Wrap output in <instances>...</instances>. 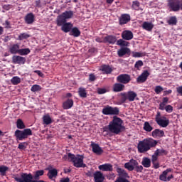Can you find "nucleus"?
<instances>
[{"label":"nucleus","mask_w":182,"mask_h":182,"mask_svg":"<svg viewBox=\"0 0 182 182\" xmlns=\"http://www.w3.org/2000/svg\"><path fill=\"white\" fill-rule=\"evenodd\" d=\"M105 132H110L114 134H119L126 127L123 125V119L117 116H114L112 120L109 123L107 127H105Z\"/></svg>","instance_id":"obj_1"},{"label":"nucleus","mask_w":182,"mask_h":182,"mask_svg":"<svg viewBox=\"0 0 182 182\" xmlns=\"http://www.w3.org/2000/svg\"><path fill=\"white\" fill-rule=\"evenodd\" d=\"M157 143H159V141L151 138L140 141L137 145L138 151L139 153H146V151H149V150H151L153 147H156Z\"/></svg>","instance_id":"obj_2"},{"label":"nucleus","mask_w":182,"mask_h":182,"mask_svg":"<svg viewBox=\"0 0 182 182\" xmlns=\"http://www.w3.org/2000/svg\"><path fill=\"white\" fill-rule=\"evenodd\" d=\"M68 160H70L73 163L74 167H77V168H85L86 167L85 164L83 163V159H85L83 155H75L72 153H68Z\"/></svg>","instance_id":"obj_3"},{"label":"nucleus","mask_w":182,"mask_h":182,"mask_svg":"<svg viewBox=\"0 0 182 182\" xmlns=\"http://www.w3.org/2000/svg\"><path fill=\"white\" fill-rule=\"evenodd\" d=\"M124 167L129 171L134 170L136 173L143 172V166L139 165V162L134 159H131L129 162L125 163Z\"/></svg>","instance_id":"obj_4"},{"label":"nucleus","mask_w":182,"mask_h":182,"mask_svg":"<svg viewBox=\"0 0 182 182\" xmlns=\"http://www.w3.org/2000/svg\"><path fill=\"white\" fill-rule=\"evenodd\" d=\"M73 18V11H65L60 15L57 16L56 23L57 26H62L63 23L67 22L68 19H72Z\"/></svg>","instance_id":"obj_5"},{"label":"nucleus","mask_w":182,"mask_h":182,"mask_svg":"<svg viewBox=\"0 0 182 182\" xmlns=\"http://www.w3.org/2000/svg\"><path fill=\"white\" fill-rule=\"evenodd\" d=\"M32 129H25L24 130L17 129L15 131L14 136L16 140H19L22 141V140H25V139H28L29 136H32Z\"/></svg>","instance_id":"obj_6"},{"label":"nucleus","mask_w":182,"mask_h":182,"mask_svg":"<svg viewBox=\"0 0 182 182\" xmlns=\"http://www.w3.org/2000/svg\"><path fill=\"white\" fill-rule=\"evenodd\" d=\"M167 6L170 12H178L181 8L180 0H168Z\"/></svg>","instance_id":"obj_7"},{"label":"nucleus","mask_w":182,"mask_h":182,"mask_svg":"<svg viewBox=\"0 0 182 182\" xmlns=\"http://www.w3.org/2000/svg\"><path fill=\"white\" fill-rule=\"evenodd\" d=\"M102 113L105 116H117V114L120 113V109H119V107H113L107 105L102 109Z\"/></svg>","instance_id":"obj_8"},{"label":"nucleus","mask_w":182,"mask_h":182,"mask_svg":"<svg viewBox=\"0 0 182 182\" xmlns=\"http://www.w3.org/2000/svg\"><path fill=\"white\" fill-rule=\"evenodd\" d=\"M155 122L161 127H167V126L170 124V120H168L166 117H161V113H160V112H157L155 117Z\"/></svg>","instance_id":"obj_9"},{"label":"nucleus","mask_w":182,"mask_h":182,"mask_svg":"<svg viewBox=\"0 0 182 182\" xmlns=\"http://www.w3.org/2000/svg\"><path fill=\"white\" fill-rule=\"evenodd\" d=\"M132 77L129 74H120L117 77V82L122 85H127V83H130Z\"/></svg>","instance_id":"obj_10"},{"label":"nucleus","mask_w":182,"mask_h":182,"mask_svg":"<svg viewBox=\"0 0 182 182\" xmlns=\"http://www.w3.org/2000/svg\"><path fill=\"white\" fill-rule=\"evenodd\" d=\"M172 170L171 168H167L166 170L162 172V173L159 176V180H161V181H171V178H173V174H171V176L167 177V174H168V173H171Z\"/></svg>","instance_id":"obj_11"},{"label":"nucleus","mask_w":182,"mask_h":182,"mask_svg":"<svg viewBox=\"0 0 182 182\" xmlns=\"http://www.w3.org/2000/svg\"><path fill=\"white\" fill-rule=\"evenodd\" d=\"M14 180L18 182H31V180H33V176L31 173H23L21 178L16 177Z\"/></svg>","instance_id":"obj_12"},{"label":"nucleus","mask_w":182,"mask_h":182,"mask_svg":"<svg viewBox=\"0 0 182 182\" xmlns=\"http://www.w3.org/2000/svg\"><path fill=\"white\" fill-rule=\"evenodd\" d=\"M25 62H26V58L20 55H14L12 57V63L14 65H25Z\"/></svg>","instance_id":"obj_13"},{"label":"nucleus","mask_w":182,"mask_h":182,"mask_svg":"<svg viewBox=\"0 0 182 182\" xmlns=\"http://www.w3.org/2000/svg\"><path fill=\"white\" fill-rule=\"evenodd\" d=\"M150 76V73L147 70H144L137 78L136 82L137 83H144L146 80H147V77Z\"/></svg>","instance_id":"obj_14"},{"label":"nucleus","mask_w":182,"mask_h":182,"mask_svg":"<svg viewBox=\"0 0 182 182\" xmlns=\"http://www.w3.org/2000/svg\"><path fill=\"white\" fill-rule=\"evenodd\" d=\"M121 36L124 41H132L134 38L133 32L130 30H125L122 31Z\"/></svg>","instance_id":"obj_15"},{"label":"nucleus","mask_w":182,"mask_h":182,"mask_svg":"<svg viewBox=\"0 0 182 182\" xmlns=\"http://www.w3.org/2000/svg\"><path fill=\"white\" fill-rule=\"evenodd\" d=\"M117 42L116 36L109 35L104 38V43H109V45H114Z\"/></svg>","instance_id":"obj_16"},{"label":"nucleus","mask_w":182,"mask_h":182,"mask_svg":"<svg viewBox=\"0 0 182 182\" xmlns=\"http://www.w3.org/2000/svg\"><path fill=\"white\" fill-rule=\"evenodd\" d=\"M24 21L27 25H32L35 22V15L33 13H28L24 17Z\"/></svg>","instance_id":"obj_17"},{"label":"nucleus","mask_w":182,"mask_h":182,"mask_svg":"<svg viewBox=\"0 0 182 182\" xmlns=\"http://www.w3.org/2000/svg\"><path fill=\"white\" fill-rule=\"evenodd\" d=\"M94 181L95 182H103L105 181V176L101 171H97L94 173Z\"/></svg>","instance_id":"obj_18"},{"label":"nucleus","mask_w":182,"mask_h":182,"mask_svg":"<svg viewBox=\"0 0 182 182\" xmlns=\"http://www.w3.org/2000/svg\"><path fill=\"white\" fill-rule=\"evenodd\" d=\"M91 147L93 153H95V154H97L98 156H100V154H102V153H103V149H102L100 146H99V144H97L92 142Z\"/></svg>","instance_id":"obj_19"},{"label":"nucleus","mask_w":182,"mask_h":182,"mask_svg":"<svg viewBox=\"0 0 182 182\" xmlns=\"http://www.w3.org/2000/svg\"><path fill=\"white\" fill-rule=\"evenodd\" d=\"M61 31L65 32V33H68V32H70L72 31V28H73V24L71 23L65 22L61 25Z\"/></svg>","instance_id":"obj_20"},{"label":"nucleus","mask_w":182,"mask_h":182,"mask_svg":"<svg viewBox=\"0 0 182 182\" xmlns=\"http://www.w3.org/2000/svg\"><path fill=\"white\" fill-rule=\"evenodd\" d=\"M130 48L125 47V48H121L117 51V55L119 58H123L124 55H130Z\"/></svg>","instance_id":"obj_21"},{"label":"nucleus","mask_w":182,"mask_h":182,"mask_svg":"<svg viewBox=\"0 0 182 182\" xmlns=\"http://www.w3.org/2000/svg\"><path fill=\"white\" fill-rule=\"evenodd\" d=\"M130 22V15L129 14H122L121 17L119 18V25H126Z\"/></svg>","instance_id":"obj_22"},{"label":"nucleus","mask_w":182,"mask_h":182,"mask_svg":"<svg viewBox=\"0 0 182 182\" xmlns=\"http://www.w3.org/2000/svg\"><path fill=\"white\" fill-rule=\"evenodd\" d=\"M99 170L102 171H113V166L110 164H105L98 166Z\"/></svg>","instance_id":"obj_23"},{"label":"nucleus","mask_w":182,"mask_h":182,"mask_svg":"<svg viewBox=\"0 0 182 182\" xmlns=\"http://www.w3.org/2000/svg\"><path fill=\"white\" fill-rule=\"evenodd\" d=\"M73 100L68 99L65 102L63 103V109H64L65 110L72 109V107H73Z\"/></svg>","instance_id":"obj_24"},{"label":"nucleus","mask_w":182,"mask_h":182,"mask_svg":"<svg viewBox=\"0 0 182 182\" xmlns=\"http://www.w3.org/2000/svg\"><path fill=\"white\" fill-rule=\"evenodd\" d=\"M151 136L152 137H154V139H156L157 137H164V131L156 129L152 132Z\"/></svg>","instance_id":"obj_25"},{"label":"nucleus","mask_w":182,"mask_h":182,"mask_svg":"<svg viewBox=\"0 0 182 182\" xmlns=\"http://www.w3.org/2000/svg\"><path fill=\"white\" fill-rule=\"evenodd\" d=\"M113 92H123L124 90V85L122 84V82H118L114 84L112 87Z\"/></svg>","instance_id":"obj_26"},{"label":"nucleus","mask_w":182,"mask_h":182,"mask_svg":"<svg viewBox=\"0 0 182 182\" xmlns=\"http://www.w3.org/2000/svg\"><path fill=\"white\" fill-rule=\"evenodd\" d=\"M117 173H118V175L119 176V177H122V178H130L129 173L122 168H117Z\"/></svg>","instance_id":"obj_27"},{"label":"nucleus","mask_w":182,"mask_h":182,"mask_svg":"<svg viewBox=\"0 0 182 182\" xmlns=\"http://www.w3.org/2000/svg\"><path fill=\"white\" fill-rule=\"evenodd\" d=\"M102 72H103V74L105 75H110L112 72H113V69L110 68V65H104L101 66Z\"/></svg>","instance_id":"obj_28"},{"label":"nucleus","mask_w":182,"mask_h":182,"mask_svg":"<svg viewBox=\"0 0 182 182\" xmlns=\"http://www.w3.org/2000/svg\"><path fill=\"white\" fill-rule=\"evenodd\" d=\"M19 44H14L9 48V52L11 55H16V53H19Z\"/></svg>","instance_id":"obj_29"},{"label":"nucleus","mask_w":182,"mask_h":182,"mask_svg":"<svg viewBox=\"0 0 182 182\" xmlns=\"http://www.w3.org/2000/svg\"><path fill=\"white\" fill-rule=\"evenodd\" d=\"M48 178H50V180H52V178H56V177H58V169L56 168H53V169H50L48 171V173L47 174Z\"/></svg>","instance_id":"obj_30"},{"label":"nucleus","mask_w":182,"mask_h":182,"mask_svg":"<svg viewBox=\"0 0 182 182\" xmlns=\"http://www.w3.org/2000/svg\"><path fill=\"white\" fill-rule=\"evenodd\" d=\"M142 28L145 29V31L150 32L153 30V28H154V25L150 22L144 21L142 24Z\"/></svg>","instance_id":"obj_31"},{"label":"nucleus","mask_w":182,"mask_h":182,"mask_svg":"<svg viewBox=\"0 0 182 182\" xmlns=\"http://www.w3.org/2000/svg\"><path fill=\"white\" fill-rule=\"evenodd\" d=\"M127 99L129 102H134V99L137 97V94L134 91H129L127 94Z\"/></svg>","instance_id":"obj_32"},{"label":"nucleus","mask_w":182,"mask_h":182,"mask_svg":"<svg viewBox=\"0 0 182 182\" xmlns=\"http://www.w3.org/2000/svg\"><path fill=\"white\" fill-rule=\"evenodd\" d=\"M141 164L146 168H149V167H151V160H150V159L148 157H144L142 159Z\"/></svg>","instance_id":"obj_33"},{"label":"nucleus","mask_w":182,"mask_h":182,"mask_svg":"<svg viewBox=\"0 0 182 182\" xmlns=\"http://www.w3.org/2000/svg\"><path fill=\"white\" fill-rule=\"evenodd\" d=\"M78 95L80 97H82V99H86L87 97V92H86V88L84 87H80L78 89Z\"/></svg>","instance_id":"obj_34"},{"label":"nucleus","mask_w":182,"mask_h":182,"mask_svg":"<svg viewBox=\"0 0 182 182\" xmlns=\"http://www.w3.org/2000/svg\"><path fill=\"white\" fill-rule=\"evenodd\" d=\"M70 35H72V36H74L75 38H79V36L80 35V30H79L77 27H74L71 28Z\"/></svg>","instance_id":"obj_35"},{"label":"nucleus","mask_w":182,"mask_h":182,"mask_svg":"<svg viewBox=\"0 0 182 182\" xmlns=\"http://www.w3.org/2000/svg\"><path fill=\"white\" fill-rule=\"evenodd\" d=\"M43 124H51L53 123L52 118L49 114H47L43 117Z\"/></svg>","instance_id":"obj_36"},{"label":"nucleus","mask_w":182,"mask_h":182,"mask_svg":"<svg viewBox=\"0 0 182 182\" xmlns=\"http://www.w3.org/2000/svg\"><path fill=\"white\" fill-rule=\"evenodd\" d=\"M177 16H173L169 18V19L167 21V23L168 25H171V26H174L177 25Z\"/></svg>","instance_id":"obj_37"},{"label":"nucleus","mask_w":182,"mask_h":182,"mask_svg":"<svg viewBox=\"0 0 182 182\" xmlns=\"http://www.w3.org/2000/svg\"><path fill=\"white\" fill-rule=\"evenodd\" d=\"M31 53V49L29 48H21L18 50V55L21 56H26Z\"/></svg>","instance_id":"obj_38"},{"label":"nucleus","mask_w":182,"mask_h":182,"mask_svg":"<svg viewBox=\"0 0 182 182\" xmlns=\"http://www.w3.org/2000/svg\"><path fill=\"white\" fill-rule=\"evenodd\" d=\"M117 45L118 46H129L130 43L129 41H124V39H119L117 41Z\"/></svg>","instance_id":"obj_39"},{"label":"nucleus","mask_w":182,"mask_h":182,"mask_svg":"<svg viewBox=\"0 0 182 182\" xmlns=\"http://www.w3.org/2000/svg\"><path fill=\"white\" fill-rule=\"evenodd\" d=\"M143 129H144V130H145V132H150L153 130V127H151V125H150V123H149V122H145L144 124Z\"/></svg>","instance_id":"obj_40"},{"label":"nucleus","mask_w":182,"mask_h":182,"mask_svg":"<svg viewBox=\"0 0 182 182\" xmlns=\"http://www.w3.org/2000/svg\"><path fill=\"white\" fill-rule=\"evenodd\" d=\"M16 127L17 129H25L26 126H25V124L23 123V121H22V119H17Z\"/></svg>","instance_id":"obj_41"},{"label":"nucleus","mask_w":182,"mask_h":182,"mask_svg":"<svg viewBox=\"0 0 182 182\" xmlns=\"http://www.w3.org/2000/svg\"><path fill=\"white\" fill-rule=\"evenodd\" d=\"M9 170L8 166H0V174L4 177V176H6V172Z\"/></svg>","instance_id":"obj_42"},{"label":"nucleus","mask_w":182,"mask_h":182,"mask_svg":"<svg viewBox=\"0 0 182 182\" xmlns=\"http://www.w3.org/2000/svg\"><path fill=\"white\" fill-rule=\"evenodd\" d=\"M11 82L14 85H19V83H21V77L18 76L13 77L11 80Z\"/></svg>","instance_id":"obj_43"},{"label":"nucleus","mask_w":182,"mask_h":182,"mask_svg":"<svg viewBox=\"0 0 182 182\" xmlns=\"http://www.w3.org/2000/svg\"><path fill=\"white\" fill-rule=\"evenodd\" d=\"M155 153H157L159 156H167L168 152L165 149H156Z\"/></svg>","instance_id":"obj_44"},{"label":"nucleus","mask_w":182,"mask_h":182,"mask_svg":"<svg viewBox=\"0 0 182 182\" xmlns=\"http://www.w3.org/2000/svg\"><path fill=\"white\" fill-rule=\"evenodd\" d=\"M31 92H41L42 90V87L41 85H34L31 88Z\"/></svg>","instance_id":"obj_45"},{"label":"nucleus","mask_w":182,"mask_h":182,"mask_svg":"<svg viewBox=\"0 0 182 182\" xmlns=\"http://www.w3.org/2000/svg\"><path fill=\"white\" fill-rule=\"evenodd\" d=\"M45 171L43 170H39L36 172V174L34 176L35 180H38L41 176H43Z\"/></svg>","instance_id":"obj_46"},{"label":"nucleus","mask_w":182,"mask_h":182,"mask_svg":"<svg viewBox=\"0 0 182 182\" xmlns=\"http://www.w3.org/2000/svg\"><path fill=\"white\" fill-rule=\"evenodd\" d=\"M164 90V88L160 85H157L155 87L154 92L156 93V95H160L161 92Z\"/></svg>","instance_id":"obj_47"},{"label":"nucleus","mask_w":182,"mask_h":182,"mask_svg":"<svg viewBox=\"0 0 182 182\" xmlns=\"http://www.w3.org/2000/svg\"><path fill=\"white\" fill-rule=\"evenodd\" d=\"M28 38H31V36L29 34H27V33H21L19 36H18V38L20 41H23V39H28Z\"/></svg>","instance_id":"obj_48"},{"label":"nucleus","mask_w":182,"mask_h":182,"mask_svg":"<svg viewBox=\"0 0 182 182\" xmlns=\"http://www.w3.org/2000/svg\"><path fill=\"white\" fill-rule=\"evenodd\" d=\"M27 146L28 142H21L18 144V149H19V150H25Z\"/></svg>","instance_id":"obj_49"},{"label":"nucleus","mask_w":182,"mask_h":182,"mask_svg":"<svg viewBox=\"0 0 182 182\" xmlns=\"http://www.w3.org/2000/svg\"><path fill=\"white\" fill-rule=\"evenodd\" d=\"M121 96V102L122 103H126V100H127V94L122 92L120 94Z\"/></svg>","instance_id":"obj_50"},{"label":"nucleus","mask_w":182,"mask_h":182,"mask_svg":"<svg viewBox=\"0 0 182 182\" xmlns=\"http://www.w3.org/2000/svg\"><path fill=\"white\" fill-rule=\"evenodd\" d=\"M159 160V154L157 152H154V155L151 156V162L154 163V161H157Z\"/></svg>","instance_id":"obj_51"},{"label":"nucleus","mask_w":182,"mask_h":182,"mask_svg":"<svg viewBox=\"0 0 182 182\" xmlns=\"http://www.w3.org/2000/svg\"><path fill=\"white\" fill-rule=\"evenodd\" d=\"M139 6H140V2L137 1H133L132 8L134 9L137 11V9H139Z\"/></svg>","instance_id":"obj_52"},{"label":"nucleus","mask_w":182,"mask_h":182,"mask_svg":"<svg viewBox=\"0 0 182 182\" xmlns=\"http://www.w3.org/2000/svg\"><path fill=\"white\" fill-rule=\"evenodd\" d=\"M114 182H129V180L123 177H118Z\"/></svg>","instance_id":"obj_53"},{"label":"nucleus","mask_w":182,"mask_h":182,"mask_svg":"<svg viewBox=\"0 0 182 182\" xmlns=\"http://www.w3.org/2000/svg\"><path fill=\"white\" fill-rule=\"evenodd\" d=\"M141 66H143V61L142 60L136 61L135 65H134V68H136V69H139V68H141Z\"/></svg>","instance_id":"obj_54"},{"label":"nucleus","mask_w":182,"mask_h":182,"mask_svg":"<svg viewBox=\"0 0 182 182\" xmlns=\"http://www.w3.org/2000/svg\"><path fill=\"white\" fill-rule=\"evenodd\" d=\"M166 112H167V113H171V112H173V106L171 105H166L165 107V109Z\"/></svg>","instance_id":"obj_55"},{"label":"nucleus","mask_w":182,"mask_h":182,"mask_svg":"<svg viewBox=\"0 0 182 182\" xmlns=\"http://www.w3.org/2000/svg\"><path fill=\"white\" fill-rule=\"evenodd\" d=\"M89 80L90 82H95L96 80V75L95 74H90L89 75Z\"/></svg>","instance_id":"obj_56"},{"label":"nucleus","mask_w":182,"mask_h":182,"mask_svg":"<svg viewBox=\"0 0 182 182\" xmlns=\"http://www.w3.org/2000/svg\"><path fill=\"white\" fill-rule=\"evenodd\" d=\"M166 102H163L162 101V102L159 104V110H164L166 109Z\"/></svg>","instance_id":"obj_57"},{"label":"nucleus","mask_w":182,"mask_h":182,"mask_svg":"<svg viewBox=\"0 0 182 182\" xmlns=\"http://www.w3.org/2000/svg\"><path fill=\"white\" fill-rule=\"evenodd\" d=\"M166 102H163L162 101V102L159 104V110H164L166 109Z\"/></svg>","instance_id":"obj_58"},{"label":"nucleus","mask_w":182,"mask_h":182,"mask_svg":"<svg viewBox=\"0 0 182 182\" xmlns=\"http://www.w3.org/2000/svg\"><path fill=\"white\" fill-rule=\"evenodd\" d=\"M97 92H98L99 95H105V93H106L107 90L105 88H100V89H98Z\"/></svg>","instance_id":"obj_59"},{"label":"nucleus","mask_w":182,"mask_h":182,"mask_svg":"<svg viewBox=\"0 0 182 182\" xmlns=\"http://www.w3.org/2000/svg\"><path fill=\"white\" fill-rule=\"evenodd\" d=\"M152 164H153L154 168L155 169L160 168V164H159V162L154 161V162H152Z\"/></svg>","instance_id":"obj_60"},{"label":"nucleus","mask_w":182,"mask_h":182,"mask_svg":"<svg viewBox=\"0 0 182 182\" xmlns=\"http://www.w3.org/2000/svg\"><path fill=\"white\" fill-rule=\"evenodd\" d=\"M171 93H173V90H168L164 91L163 96H168V95H171Z\"/></svg>","instance_id":"obj_61"},{"label":"nucleus","mask_w":182,"mask_h":182,"mask_svg":"<svg viewBox=\"0 0 182 182\" xmlns=\"http://www.w3.org/2000/svg\"><path fill=\"white\" fill-rule=\"evenodd\" d=\"M176 92L180 95V96H182V86L177 87Z\"/></svg>","instance_id":"obj_62"},{"label":"nucleus","mask_w":182,"mask_h":182,"mask_svg":"<svg viewBox=\"0 0 182 182\" xmlns=\"http://www.w3.org/2000/svg\"><path fill=\"white\" fill-rule=\"evenodd\" d=\"M133 57H134V58H141V53L135 52V53L133 54Z\"/></svg>","instance_id":"obj_63"},{"label":"nucleus","mask_w":182,"mask_h":182,"mask_svg":"<svg viewBox=\"0 0 182 182\" xmlns=\"http://www.w3.org/2000/svg\"><path fill=\"white\" fill-rule=\"evenodd\" d=\"M60 182H70V179L69 178H62Z\"/></svg>","instance_id":"obj_64"}]
</instances>
